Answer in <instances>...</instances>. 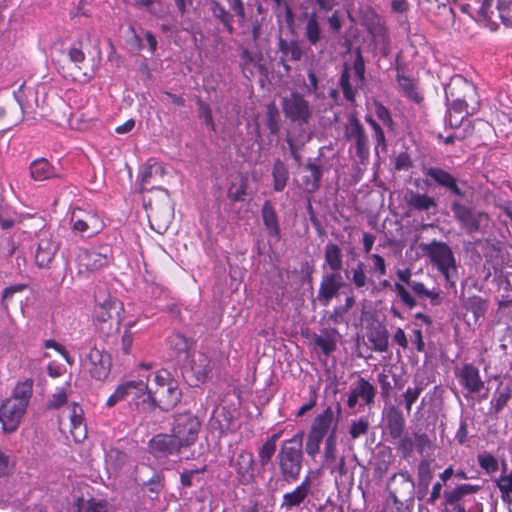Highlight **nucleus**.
Returning <instances> with one entry per match:
<instances>
[{
    "mask_svg": "<svg viewBox=\"0 0 512 512\" xmlns=\"http://www.w3.org/2000/svg\"><path fill=\"white\" fill-rule=\"evenodd\" d=\"M448 103L447 122L458 127L461 121L474 115L480 108V98L475 85L461 75L453 76L445 87Z\"/></svg>",
    "mask_w": 512,
    "mask_h": 512,
    "instance_id": "f257e3e1",
    "label": "nucleus"
},
{
    "mask_svg": "<svg viewBox=\"0 0 512 512\" xmlns=\"http://www.w3.org/2000/svg\"><path fill=\"white\" fill-rule=\"evenodd\" d=\"M34 381L26 379L18 382L10 398L5 399L0 406V423L5 433H13L20 426L27 407L33 395Z\"/></svg>",
    "mask_w": 512,
    "mask_h": 512,
    "instance_id": "f03ea898",
    "label": "nucleus"
},
{
    "mask_svg": "<svg viewBox=\"0 0 512 512\" xmlns=\"http://www.w3.org/2000/svg\"><path fill=\"white\" fill-rule=\"evenodd\" d=\"M304 432H297L292 438L282 442L276 456L280 475L284 482L291 484L299 479L303 463Z\"/></svg>",
    "mask_w": 512,
    "mask_h": 512,
    "instance_id": "7ed1b4c3",
    "label": "nucleus"
},
{
    "mask_svg": "<svg viewBox=\"0 0 512 512\" xmlns=\"http://www.w3.org/2000/svg\"><path fill=\"white\" fill-rule=\"evenodd\" d=\"M123 313L124 305L118 298L110 295L103 300L97 298L93 309V323L101 334L110 336L119 331Z\"/></svg>",
    "mask_w": 512,
    "mask_h": 512,
    "instance_id": "20e7f679",
    "label": "nucleus"
},
{
    "mask_svg": "<svg viewBox=\"0 0 512 512\" xmlns=\"http://www.w3.org/2000/svg\"><path fill=\"white\" fill-rule=\"evenodd\" d=\"M156 192L144 204L150 227L157 233H164L173 219V205L166 189L152 187Z\"/></svg>",
    "mask_w": 512,
    "mask_h": 512,
    "instance_id": "39448f33",
    "label": "nucleus"
},
{
    "mask_svg": "<svg viewBox=\"0 0 512 512\" xmlns=\"http://www.w3.org/2000/svg\"><path fill=\"white\" fill-rule=\"evenodd\" d=\"M423 250L430 258L431 263L443 275L448 287H455L457 265L451 247L445 242L433 240L430 244L425 245Z\"/></svg>",
    "mask_w": 512,
    "mask_h": 512,
    "instance_id": "423d86ee",
    "label": "nucleus"
},
{
    "mask_svg": "<svg viewBox=\"0 0 512 512\" xmlns=\"http://www.w3.org/2000/svg\"><path fill=\"white\" fill-rule=\"evenodd\" d=\"M453 218L459 224V227L468 235L480 233L484 225L490 220L489 215L473 207L461 203L459 200H453L450 205Z\"/></svg>",
    "mask_w": 512,
    "mask_h": 512,
    "instance_id": "0eeeda50",
    "label": "nucleus"
},
{
    "mask_svg": "<svg viewBox=\"0 0 512 512\" xmlns=\"http://www.w3.org/2000/svg\"><path fill=\"white\" fill-rule=\"evenodd\" d=\"M387 488L397 512H405L408 503L413 501L415 491V483L408 471L393 474Z\"/></svg>",
    "mask_w": 512,
    "mask_h": 512,
    "instance_id": "6e6552de",
    "label": "nucleus"
},
{
    "mask_svg": "<svg viewBox=\"0 0 512 512\" xmlns=\"http://www.w3.org/2000/svg\"><path fill=\"white\" fill-rule=\"evenodd\" d=\"M201 422L192 412L177 413L173 416L171 432L183 448L193 446L201 431Z\"/></svg>",
    "mask_w": 512,
    "mask_h": 512,
    "instance_id": "1a4fd4ad",
    "label": "nucleus"
},
{
    "mask_svg": "<svg viewBox=\"0 0 512 512\" xmlns=\"http://www.w3.org/2000/svg\"><path fill=\"white\" fill-rule=\"evenodd\" d=\"M70 222L73 230L86 237H93L104 229V221L94 210L74 208Z\"/></svg>",
    "mask_w": 512,
    "mask_h": 512,
    "instance_id": "9d476101",
    "label": "nucleus"
},
{
    "mask_svg": "<svg viewBox=\"0 0 512 512\" xmlns=\"http://www.w3.org/2000/svg\"><path fill=\"white\" fill-rule=\"evenodd\" d=\"M148 384L143 380L126 381L117 386L112 395L107 399V406L112 407L120 401L131 398L139 406L147 405Z\"/></svg>",
    "mask_w": 512,
    "mask_h": 512,
    "instance_id": "9b49d317",
    "label": "nucleus"
},
{
    "mask_svg": "<svg viewBox=\"0 0 512 512\" xmlns=\"http://www.w3.org/2000/svg\"><path fill=\"white\" fill-rule=\"evenodd\" d=\"M181 395L178 382H170V386L167 385L162 388L148 386L147 408L154 410L159 407L161 410L168 411L177 405Z\"/></svg>",
    "mask_w": 512,
    "mask_h": 512,
    "instance_id": "f8f14e48",
    "label": "nucleus"
},
{
    "mask_svg": "<svg viewBox=\"0 0 512 512\" xmlns=\"http://www.w3.org/2000/svg\"><path fill=\"white\" fill-rule=\"evenodd\" d=\"M345 138L353 143L356 156L362 164H365L370 157V144L368 135L360 120L352 115L345 125Z\"/></svg>",
    "mask_w": 512,
    "mask_h": 512,
    "instance_id": "ddd939ff",
    "label": "nucleus"
},
{
    "mask_svg": "<svg viewBox=\"0 0 512 512\" xmlns=\"http://www.w3.org/2000/svg\"><path fill=\"white\" fill-rule=\"evenodd\" d=\"M282 111L287 119L300 125L307 124L312 116L309 102L298 92H291L281 102Z\"/></svg>",
    "mask_w": 512,
    "mask_h": 512,
    "instance_id": "4468645a",
    "label": "nucleus"
},
{
    "mask_svg": "<svg viewBox=\"0 0 512 512\" xmlns=\"http://www.w3.org/2000/svg\"><path fill=\"white\" fill-rule=\"evenodd\" d=\"M83 366L92 378L103 381L110 374L111 357L103 350L92 347L84 360Z\"/></svg>",
    "mask_w": 512,
    "mask_h": 512,
    "instance_id": "2eb2a0df",
    "label": "nucleus"
},
{
    "mask_svg": "<svg viewBox=\"0 0 512 512\" xmlns=\"http://www.w3.org/2000/svg\"><path fill=\"white\" fill-rule=\"evenodd\" d=\"M424 175L427 184H431L430 180L433 184L445 189L451 195L461 199L465 198V191L459 186L458 179L449 171L441 167L432 166L424 171Z\"/></svg>",
    "mask_w": 512,
    "mask_h": 512,
    "instance_id": "dca6fc26",
    "label": "nucleus"
},
{
    "mask_svg": "<svg viewBox=\"0 0 512 512\" xmlns=\"http://www.w3.org/2000/svg\"><path fill=\"white\" fill-rule=\"evenodd\" d=\"M112 259V250L107 245L83 250L78 256L80 267L89 273L107 266Z\"/></svg>",
    "mask_w": 512,
    "mask_h": 512,
    "instance_id": "f3484780",
    "label": "nucleus"
},
{
    "mask_svg": "<svg viewBox=\"0 0 512 512\" xmlns=\"http://www.w3.org/2000/svg\"><path fill=\"white\" fill-rule=\"evenodd\" d=\"M231 467L234 468L236 479L241 485H249L255 480V460L254 455L249 450H241L234 458L230 460Z\"/></svg>",
    "mask_w": 512,
    "mask_h": 512,
    "instance_id": "a211bd4d",
    "label": "nucleus"
},
{
    "mask_svg": "<svg viewBox=\"0 0 512 512\" xmlns=\"http://www.w3.org/2000/svg\"><path fill=\"white\" fill-rule=\"evenodd\" d=\"M481 490V486L473 484H459L453 489L444 492V502L446 510L452 507V512H467L464 505L465 497L468 495L476 494Z\"/></svg>",
    "mask_w": 512,
    "mask_h": 512,
    "instance_id": "6ab92c4d",
    "label": "nucleus"
},
{
    "mask_svg": "<svg viewBox=\"0 0 512 512\" xmlns=\"http://www.w3.org/2000/svg\"><path fill=\"white\" fill-rule=\"evenodd\" d=\"M149 449L154 457L167 458L180 454L183 446L179 444V441L171 432V434L160 433L151 438Z\"/></svg>",
    "mask_w": 512,
    "mask_h": 512,
    "instance_id": "aec40b11",
    "label": "nucleus"
},
{
    "mask_svg": "<svg viewBox=\"0 0 512 512\" xmlns=\"http://www.w3.org/2000/svg\"><path fill=\"white\" fill-rule=\"evenodd\" d=\"M343 285L340 273H329L323 276L317 293L320 305L327 307L339 295Z\"/></svg>",
    "mask_w": 512,
    "mask_h": 512,
    "instance_id": "412c9836",
    "label": "nucleus"
},
{
    "mask_svg": "<svg viewBox=\"0 0 512 512\" xmlns=\"http://www.w3.org/2000/svg\"><path fill=\"white\" fill-rule=\"evenodd\" d=\"M385 428L392 439H398L403 435L406 420L402 411L395 405L390 404L383 410Z\"/></svg>",
    "mask_w": 512,
    "mask_h": 512,
    "instance_id": "4be33fe9",
    "label": "nucleus"
},
{
    "mask_svg": "<svg viewBox=\"0 0 512 512\" xmlns=\"http://www.w3.org/2000/svg\"><path fill=\"white\" fill-rule=\"evenodd\" d=\"M456 377L468 393H479L484 388L479 369L471 363L464 364L460 371L456 373Z\"/></svg>",
    "mask_w": 512,
    "mask_h": 512,
    "instance_id": "5701e85b",
    "label": "nucleus"
},
{
    "mask_svg": "<svg viewBox=\"0 0 512 512\" xmlns=\"http://www.w3.org/2000/svg\"><path fill=\"white\" fill-rule=\"evenodd\" d=\"M310 489L311 483L310 480L306 477L292 491L283 494L280 504L281 508L286 512L299 508L308 497Z\"/></svg>",
    "mask_w": 512,
    "mask_h": 512,
    "instance_id": "b1692460",
    "label": "nucleus"
},
{
    "mask_svg": "<svg viewBox=\"0 0 512 512\" xmlns=\"http://www.w3.org/2000/svg\"><path fill=\"white\" fill-rule=\"evenodd\" d=\"M397 278L399 282H395L393 285V290L396 292L397 297L401 301L403 305H405L408 309H413L417 306L416 299L409 293V291L404 286L407 285L410 287L412 282V273L411 270L406 269H398L396 271Z\"/></svg>",
    "mask_w": 512,
    "mask_h": 512,
    "instance_id": "393cba45",
    "label": "nucleus"
},
{
    "mask_svg": "<svg viewBox=\"0 0 512 512\" xmlns=\"http://www.w3.org/2000/svg\"><path fill=\"white\" fill-rule=\"evenodd\" d=\"M337 426L338 417H335L332 407L328 406L313 419L309 432L325 438L329 435L330 429L336 432Z\"/></svg>",
    "mask_w": 512,
    "mask_h": 512,
    "instance_id": "a878e982",
    "label": "nucleus"
},
{
    "mask_svg": "<svg viewBox=\"0 0 512 512\" xmlns=\"http://www.w3.org/2000/svg\"><path fill=\"white\" fill-rule=\"evenodd\" d=\"M68 417L70 421L69 431L71 436L75 442H83L87 437V426L82 407L77 403H73L69 407Z\"/></svg>",
    "mask_w": 512,
    "mask_h": 512,
    "instance_id": "bb28decb",
    "label": "nucleus"
},
{
    "mask_svg": "<svg viewBox=\"0 0 512 512\" xmlns=\"http://www.w3.org/2000/svg\"><path fill=\"white\" fill-rule=\"evenodd\" d=\"M211 358L204 352H198L193 355L190 371L194 377V385L205 383L212 372Z\"/></svg>",
    "mask_w": 512,
    "mask_h": 512,
    "instance_id": "cd10ccee",
    "label": "nucleus"
},
{
    "mask_svg": "<svg viewBox=\"0 0 512 512\" xmlns=\"http://www.w3.org/2000/svg\"><path fill=\"white\" fill-rule=\"evenodd\" d=\"M58 250V245L49 237L41 238L35 252V264L44 269L50 268Z\"/></svg>",
    "mask_w": 512,
    "mask_h": 512,
    "instance_id": "c85d7f7f",
    "label": "nucleus"
},
{
    "mask_svg": "<svg viewBox=\"0 0 512 512\" xmlns=\"http://www.w3.org/2000/svg\"><path fill=\"white\" fill-rule=\"evenodd\" d=\"M261 218L268 236L279 241L281 238L279 219L275 207L270 200L264 201L261 207Z\"/></svg>",
    "mask_w": 512,
    "mask_h": 512,
    "instance_id": "c756f323",
    "label": "nucleus"
},
{
    "mask_svg": "<svg viewBox=\"0 0 512 512\" xmlns=\"http://www.w3.org/2000/svg\"><path fill=\"white\" fill-rule=\"evenodd\" d=\"M396 71V81L404 96L410 101L420 104L424 98L418 90V81L413 77L405 75L403 69L398 66L396 67Z\"/></svg>",
    "mask_w": 512,
    "mask_h": 512,
    "instance_id": "7c9ffc66",
    "label": "nucleus"
},
{
    "mask_svg": "<svg viewBox=\"0 0 512 512\" xmlns=\"http://www.w3.org/2000/svg\"><path fill=\"white\" fill-rule=\"evenodd\" d=\"M30 176L35 181H45L59 177L56 168L46 159L38 158L30 163Z\"/></svg>",
    "mask_w": 512,
    "mask_h": 512,
    "instance_id": "2f4dec72",
    "label": "nucleus"
},
{
    "mask_svg": "<svg viewBox=\"0 0 512 512\" xmlns=\"http://www.w3.org/2000/svg\"><path fill=\"white\" fill-rule=\"evenodd\" d=\"M367 339L371 344V349L375 352L384 353L389 349V333L388 330L382 326L377 325L369 329Z\"/></svg>",
    "mask_w": 512,
    "mask_h": 512,
    "instance_id": "473e14b6",
    "label": "nucleus"
},
{
    "mask_svg": "<svg viewBox=\"0 0 512 512\" xmlns=\"http://www.w3.org/2000/svg\"><path fill=\"white\" fill-rule=\"evenodd\" d=\"M405 200L407 205L416 211H429L430 209H436L438 206L434 197L415 191H409L405 196Z\"/></svg>",
    "mask_w": 512,
    "mask_h": 512,
    "instance_id": "72a5a7b5",
    "label": "nucleus"
},
{
    "mask_svg": "<svg viewBox=\"0 0 512 512\" xmlns=\"http://www.w3.org/2000/svg\"><path fill=\"white\" fill-rule=\"evenodd\" d=\"M355 304V297L353 295L347 296L343 305L335 306L332 311L328 313L327 321L334 325L348 324V313Z\"/></svg>",
    "mask_w": 512,
    "mask_h": 512,
    "instance_id": "f704fd0d",
    "label": "nucleus"
},
{
    "mask_svg": "<svg viewBox=\"0 0 512 512\" xmlns=\"http://www.w3.org/2000/svg\"><path fill=\"white\" fill-rule=\"evenodd\" d=\"M305 172L308 174L303 176V184L308 193L316 192L320 187L321 178L323 176V169L321 166L308 162L304 167Z\"/></svg>",
    "mask_w": 512,
    "mask_h": 512,
    "instance_id": "c9c22d12",
    "label": "nucleus"
},
{
    "mask_svg": "<svg viewBox=\"0 0 512 512\" xmlns=\"http://www.w3.org/2000/svg\"><path fill=\"white\" fill-rule=\"evenodd\" d=\"M324 258L332 273H339L343 267V254L341 248L332 242L325 246Z\"/></svg>",
    "mask_w": 512,
    "mask_h": 512,
    "instance_id": "e433bc0d",
    "label": "nucleus"
},
{
    "mask_svg": "<svg viewBox=\"0 0 512 512\" xmlns=\"http://www.w3.org/2000/svg\"><path fill=\"white\" fill-rule=\"evenodd\" d=\"M352 390L357 398H361L363 400L364 405L370 406L374 403L376 388L364 377L358 378L357 384L352 388Z\"/></svg>",
    "mask_w": 512,
    "mask_h": 512,
    "instance_id": "4c0bfd02",
    "label": "nucleus"
},
{
    "mask_svg": "<svg viewBox=\"0 0 512 512\" xmlns=\"http://www.w3.org/2000/svg\"><path fill=\"white\" fill-rule=\"evenodd\" d=\"M273 189L276 192H282L289 180V171L287 166L280 159H276L272 168Z\"/></svg>",
    "mask_w": 512,
    "mask_h": 512,
    "instance_id": "58836bf2",
    "label": "nucleus"
},
{
    "mask_svg": "<svg viewBox=\"0 0 512 512\" xmlns=\"http://www.w3.org/2000/svg\"><path fill=\"white\" fill-rule=\"evenodd\" d=\"M278 47L280 52L282 53V61H284L285 58L293 62L301 60L303 52L298 41H287L285 39L280 38L278 42Z\"/></svg>",
    "mask_w": 512,
    "mask_h": 512,
    "instance_id": "ea45409f",
    "label": "nucleus"
},
{
    "mask_svg": "<svg viewBox=\"0 0 512 512\" xmlns=\"http://www.w3.org/2000/svg\"><path fill=\"white\" fill-rule=\"evenodd\" d=\"M304 36L311 46H316L322 38V30L315 13L310 14L306 21Z\"/></svg>",
    "mask_w": 512,
    "mask_h": 512,
    "instance_id": "a19ab883",
    "label": "nucleus"
},
{
    "mask_svg": "<svg viewBox=\"0 0 512 512\" xmlns=\"http://www.w3.org/2000/svg\"><path fill=\"white\" fill-rule=\"evenodd\" d=\"M211 11L214 18L222 23L229 34H232L234 32L233 15L224 7V5L218 1H212Z\"/></svg>",
    "mask_w": 512,
    "mask_h": 512,
    "instance_id": "79ce46f5",
    "label": "nucleus"
},
{
    "mask_svg": "<svg viewBox=\"0 0 512 512\" xmlns=\"http://www.w3.org/2000/svg\"><path fill=\"white\" fill-rule=\"evenodd\" d=\"M465 308L467 312H470L474 317L476 323L479 318L484 317L488 310V302L480 296L474 295L469 297L466 301Z\"/></svg>",
    "mask_w": 512,
    "mask_h": 512,
    "instance_id": "37998d69",
    "label": "nucleus"
},
{
    "mask_svg": "<svg viewBox=\"0 0 512 512\" xmlns=\"http://www.w3.org/2000/svg\"><path fill=\"white\" fill-rule=\"evenodd\" d=\"M351 272H352L351 282L356 289L360 290L369 285H372V286L375 285V281L368 277L367 271H366V265L363 262H359L352 269Z\"/></svg>",
    "mask_w": 512,
    "mask_h": 512,
    "instance_id": "c03bdc74",
    "label": "nucleus"
},
{
    "mask_svg": "<svg viewBox=\"0 0 512 512\" xmlns=\"http://www.w3.org/2000/svg\"><path fill=\"white\" fill-rule=\"evenodd\" d=\"M418 297L427 298L431 305L437 306L441 303L442 298L438 289L429 290L422 282L413 281L409 287Z\"/></svg>",
    "mask_w": 512,
    "mask_h": 512,
    "instance_id": "a18cd8bd",
    "label": "nucleus"
},
{
    "mask_svg": "<svg viewBox=\"0 0 512 512\" xmlns=\"http://www.w3.org/2000/svg\"><path fill=\"white\" fill-rule=\"evenodd\" d=\"M365 122L371 127L373 131V136L376 142L375 151L378 154V149L380 148L383 152L387 151L388 145L385 137V133L381 125L371 116H365Z\"/></svg>",
    "mask_w": 512,
    "mask_h": 512,
    "instance_id": "49530a36",
    "label": "nucleus"
},
{
    "mask_svg": "<svg viewBox=\"0 0 512 512\" xmlns=\"http://www.w3.org/2000/svg\"><path fill=\"white\" fill-rule=\"evenodd\" d=\"M367 31L374 39L388 38V30L381 17L373 13L372 19L366 24Z\"/></svg>",
    "mask_w": 512,
    "mask_h": 512,
    "instance_id": "de8ad7c7",
    "label": "nucleus"
},
{
    "mask_svg": "<svg viewBox=\"0 0 512 512\" xmlns=\"http://www.w3.org/2000/svg\"><path fill=\"white\" fill-rule=\"evenodd\" d=\"M496 486L500 490L502 501L512 505V471L509 474L502 473L496 480Z\"/></svg>",
    "mask_w": 512,
    "mask_h": 512,
    "instance_id": "09e8293b",
    "label": "nucleus"
},
{
    "mask_svg": "<svg viewBox=\"0 0 512 512\" xmlns=\"http://www.w3.org/2000/svg\"><path fill=\"white\" fill-rule=\"evenodd\" d=\"M432 477L430 463L427 460L420 461L418 465L419 493L425 494L427 492Z\"/></svg>",
    "mask_w": 512,
    "mask_h": 512,
    "instance_id": "8fccbe9b",
    "label": "nucleus"
},
{
    "mask_svg": "<svg viewBox=\"0 0 512 512\" xmlns=\"http://www.w3.org/2000/svg\"><path fill=\"white\" fill-rule=\"evenodd\" d=\"M448 0H420L423 8L431 14H449L453 16L454 11L447 4Z\"/></svg>",
    "mask_w": 512,
    "mask_h": 512,
    "instance_id": "3c124183",
    "label": "nucleus"
},
{
    "mask_svg": "<svg viewBox=\"0 0 512 512\" xmlns=\"http://www.w3.org/2000/svg\"><path fill=\"white\" fill-rule=\"evenodd\" d=\"M77 512H106V503L94 498L79 497L76 502Z\"/></svg>",
    "mask_w": 512,
    "mask_h": 512,
    "instance_id": "603ef678",
    "label": "nucleus"
},
{
    "mask_svg": "<svg viewBox=\"0 0 512 512\" xmlns=\"http://www.w3.org/2000/svg\"><path fill=\"white\" fill-rule=\"evenodd\" d=\"M512 391L509 386H505L502 389L498 388L491 400V405L495 414H498L507 405L511 399Z\"/></svg>",
    "mask_w": 512,
    "mask_h": 512,
    "instance_id": "864d4df0",
    "label": "nucleus"
},
{
    "mask_svg": "<svg viewBox=\"0 0 512 512\" xmlns=\"http://www.w3.org/2000/svg\"><path fill=\"white\" fill-rule=\"evenodd\" d=\"M493 2V0H482L481 6L478 9V15L480 20L485 22L486 26H488L491 31L495 32L498 30L499 26L496 22L492 21L491 17L494 14L492 10Z\"/></svg>",
    "mask_w": 512,
    "mask_h": 512,
    "instance_id": "5fc2aeb1",
    "label": "nucleus"
},
{
    "mask_svg": "<svg viewBox=\"0 0 512 512\" xmlns=\"http://www.w3.org/2000/svg\"><path fill=\"white\" fill-rule=\"evenodd\" d=\"M350 68L345 65L340 76L339 85L341 87L345 100L350 103L355 102V91L350 83Z\"/></svg>",
    "mask_w": 512,
    "mask_h": 512,
    "instance_id": "6e6d98bb",
    "label": "nucleus"
},
{
    "mask_svg": "<svg viewBox=\"0 0 512 512\" xmlns=\"http://www.w3.org/2000/svg\"><path fill=\"white\" fill-rule=\"evenodd\" d=\"M496 8L502 23L512 28V0H498Z\"/></svg>",
    "mask_w": 512,
    "mask_h": 512,
    "instance_id": "4d7b16f0",
    "label": "nucleus"
},
{
    "mask_svg": "<svg viewBox=\"0 0 512 512\" xmlns=\"http://www.w3.org/2000/svg\"><path fill=\"white\" fill-rule=\"evenodd\" d=\"M375 114L389 131L393 132L395 130L396 124L392 118V115L389 109L386 106H384L381 102L375 103Z\"/></svg>",
    "mask_w": 512,
    "mask_h": 512,
    "instance_id": "13d9d810",
    "label": "nucleus"
},
{
    "mask_svg": "<svg viewBox=\"0 0 512 512\" xmlns=\"http://www.w3.org/2000/svg\"><path fill=\"white\" fill-rule=\"evenodd\" d=\"M198 106V116L200 119H203L206 126H208L212 131H215V123L213 120L212 110L210 106L204 102L200 97H197L196 100Z\"/></svg>",
    "mask_w": 512,
    "mask_h": 512,
    "instance_id": "bf43d9fd",
    "label": "nucleus"
},
{
    "mask_svg": "<svg viewBox=\"0 0 512 512\" xmlns=\"http://www.w3.org/2000/svg\"><path fill=\"white\" fill-rule=\"evenodd\" d=\"M277 449V445H273L268 441H265L258 448V461L262 468H265L271 461Z\"/></svg>",
    "mask_w": 512,
    "mask_h": 512,
    "instance_id": "052dcab7",
    "label": "nucleus"
},
{
    "mask_svg": "<svg viewBox=\"0 0 512 512\" xmlns=\"http://www.w3.org/2000/svg\"><path fill=\"white\" fill-rule=\"evenodd\" d=\"M135 323V321L128 322L125 325L121 336V350L125 355H129L132 351V344L134 341V332L132 331V328L135 326Z\"/></svg>",
    "mask_w": 512,
    "mask_h": 512,
    "instance_id": "680f3d73",
    "label": "nucleus"
},
{
    "mask_svg": "<svg viewBox=\"0 0 512 512\" xmlns=\"http://www.w3.org/2000/svg\"><path fill=\"white\" fill-rule=\"evenodd\" d=\"M423 386L421 383L415 385L414 387H408L406 391L403 393V400L405 404V409L409 414L412 409V405L417 401L420 394L423 391Z\"/></svg>",
    "mask_w": 512,
    "mask_h": 512,
    "instance_id": "e2e57ef3",
    "label": "nucleus"
},
{
    "mask_svg": "<svg viewBox=\"0 0 512 512\" xmlns=\"http://www.w3.org/2000/svg\"><path fill=\"white\" fill-rule=\"evenodd\" d=\"M477 460L479 466L487 473H495L499 469L497 459L490 453L479 454Z\"/></svg>",
    "mask_w": 512,
    "mask_h": 512,
    "instance_id": "0e129e2a",
    "label": "nucleus"
},
{
    "mask_svg": "<svg viewBox=\"0 0 512 512\" xmlns=\"http://www.w3.org/2000/svg\"><path fill=\"white\" fill-rule=\"evenodd\" d=\"M248 190V182L247 179L242 178L240 181V184L235 187L234 185H231L228 190V196L229 198L234 202H242L245 200V197L247 195Z\"/></svg>",
    "mask_w": 512,
    "mask_h": 512,
    "instance_id": "69168bd1",
    "label": "nucleus"
},
{
    "mask_svg": "<svg viewBox=\"0 0 512 512\" xmlns=\"http://www.w3.org/2000/svg\"><path fill=\"white\" fill-rule=\"evenodd\" d=\"M369 430V421L365 417H360L358 420H353L350 425L349 434L352 439H357L365 435Z\"/></svg>",
    "mask_w": 512,
    "mask_h": 512,
    "instance_id": "338daca9",
    "label": "nucleus"
},
{
    "mask_svg": "<svg viewBox=\"0 0 512 512\" xmlns=\"http://www.w3.org/2000/svg\"><path fill=\"white\" fill-rule=\"evenodd\" d=\"M369 259L372 260L373 266L371 268V274L377 278H381L387 273V264L383 256L380 254H371Z\"/></svg>",
    "mask_w": 512,
    "mask_h": 512,
    "instance_id": "774afa93",
    "label": "nucleus"
}]
</instances>
